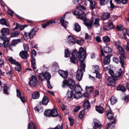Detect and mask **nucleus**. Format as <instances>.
Listing matches in <instances>:
<instances>
[{"instance_id": "1", "label": "nucleus", "mask_w": 129, "mask_h": 129, "mask_svg": "<svg viewBox=\"0 0 129 129\" xmlns=\"http://www.w3.org/2000/svg\"><path fill=\"white\" fill-rule=\"evenodd\" d=\"M86 54L85 51L82 48H81L78 52L74 50L72 52V57L70 58V61L72 63H75L78 61L76 57L78 56V59L80 61L82 62L84 61L86 58Z\"/></svg>"}, {"instance_id": "2", "label": "nucleus", "mask_w": 129, "mask_h": 129, "mask_svg": "<svg viewBox=\"0 0 129 129\" xmlns=\"http://www.w3.org/2000/svg\"><path fill=\"white\" fill-rule=\"evenodd\" d=\"M86 14L84 13H80L78 16V18L83 20L85 24L88 28L90 29L92 27V23L91 21L88 19L85 18Z\"/></svg>"}, {"instance_id": "3", "label": "nucleus", "mask_w": 129, "mask_h": 129, "mask_svg": "<svg viewBox=\"0 0 129 129\" xmlns=\"http://www.w3.org/2000/svg\"><path fill=\"white\" fill-rule=\"evenodd\" d=\"M75 85L74 81L73 79H70L68 80H64L62 82V86L63 87H64L65 85H67L71 89H72L74 87Z\"/></svg>"}, {"instance_id": "4", "label": "nucleus", "mask_w": 129, "mask_h": 129, "mask_svg": "<svg viewBox=\"0 0 129 129\" xmlns=\"http://www.w3.org/2000/svg\"><path fill=\"white\" fill-rule=\"evenodd\" d=\"M38 76L39 79L41 80V81H43L44 79H46L47 80H50L51 77V75L48 72H46L45 73H39Z\"/></svg>"}, {"instance_id": "5", "label": "nucleus", "mask_w": 129, "mask_h": 129, "mask_svg": "<svg viewBox=\"0 0 129 129\" xmlns=\"http://www.w3.org/2000/svg\"><path fill=\"white\" fill-rule=\"evenodd\" d=\"M109 73L110 74L111 76H114L117 78V79H118L119 78L122 74V70L121 68L119 69L116 72L115 75L114 74L113 71L112 70L109 71Z\"/></svg>"}, {"instance_id": "6", "label": "nucleus", "mask_w": 129, "mask_h": 129, "mask_svg": "<svg viewBox=\"0 0 129 129\" xmlns=\"http://www.w3.org/2000/svg\"><path fill=\"white\" fill-rule=\"evenodd\" d=\"M107 22L108 25L106 24L104 26L103 28L104 31L108 30L114 28V26L112 21H109Z\"/></svg>"}, {"instance_id": "7", "label": "nucleus", "mask_w": 129, "mask_h": 129, "mask_svg": "<svg viewBox=\"0 0 129 129\" xmlns=\"http://www.w3.org/2000/svg\"><path fill=\"white\" fill-rule=\"evenodd\" d=\"M38 82L37 80L36 77L34 75L31 76V79L29 82V83L31 86L34 87L35 86Z\"/></svg>"}, {"instance_id": "8", "label": "nucleus", "mask_w": 129, "mask_h": 129, "mask_svg": "<svg viewBox=\"0 0 129 129\" xmlns=\"http://www.w3.org/2000/svg\"><path fill=\"white\" fill-rule=\"evenodd\" d=\"M100 19L98 18L94 17H92L91 22L92 23H92H93V25L95 27H97L100 25V23L99 21Z\"/></svg>"}, {"instance_id": "9", "label": "nucleus", "mask_w": 129, "mask_h": 129, "mask_svg": "<svg viewBox=\"0 0 129 129\" xmlns=\"http://www.w3.org/2000/svg\"><path fill=\"white\" fill-rule=\"evenodd\" d=\"M1 33L2 35L1 36L3 37H6V36L10 34L9 30L8 28H3L1 30Z\"/></svg>"}, {"instance_id": "10", "label": "nucleus", "mask_w": 129, "mask_h": 129, "mask_svg": "<svg viewBox=\"0 0 129 129\" xmlns=\"http://www.w3.org/2000/svg\"><path fill=\"white\" fill-rule=\"evenodd\" d=\"M66 14H65L63 16L60 17L59 18L61 24L65 28L67 27V25L68 23L67 21H65L64 19Z\"/></svg>"}, {"instance_id": "11", "label": "nucleus", "mask_w": 129, "mask_h": 129, "mask_svg": "<svg viewBox=\"0 0 129 129\" xmlns=\"http://www.w3.org/2000/svg\"><path fill=\"white\" fill-rule=\"evenodd\" d=\"M19 55L21 58L24 59H27L28 57L29 56L27 52L23 50H22L20 52Z\"/></svg>"}, {"instance_id": "12", "label": "nucleus", "mask_w": 129, "mask_h": 129, "mask_svg": "<svg viewBox=\"0 0 129 129\" xmlns=\"http://www.w3.org/2000/svg\"><path fill=\"white\" fill-rule=\"evenodd\" d=\"M83 75L81 69H79L77 70L76 74V78L78 81H80L81 80Z\"/></svg>"}, {"instance_id": "13", "label": "nucleus", "mask_w": 129, "mask_h": 129, "mask_svg": "<svg viewBox=\"0 0 129 129\" xmlns=\"http://www.w3.org/2000/svg\"><path fill=\"white\" fill-rule=\"evenodd\" d=\"M31 66L33 69L36 73H38V70L36 69V60L35 58L34 57H31Z\"/></svg>"}, {"instance_id": "14", "label": "nucleus", "mask_w": 129, "mask_h": 129, "mask_svg": "<svg viewBox=\"0 0 129 129\" xmlns=\"http://www.w3.org/2000/svg\"><path fill=\"white\" fill-rule=\"evenodd\" d=\"M68 43L70 44L73 45L76 43V39L73 36H69L68 38Z\"/></svg>"}, {"instance_id": "15", "label": "nucleus", "mask_w": 129, "mask_h": 129, "mask_svg": "<svg viewBox=\"0 0 129 129\" xmlns=\"http://www.w3.org/2000/svg\"><path fill=\"white\" fill-rule=\"evenodd\" d=\"M116 120L114 118L113 121H111L107 124V127L106 129H114V125L115 123Z\"/></svg>"}, {"instance_id": "16", "label": "nucleus", "mask_w": 129, "mask_h": 129, "mask_svg": "<svg viewBox=\"0 0 129 129\" xmlns=\"http://www.w3.org/2000/svg\"><path fill=\"white\" fill-rule=\"evenodd\" d=\"M125 60L126 57L124 54L120 55L119 56V62L122 67H123L124 64Z\"/></svg>"}, {"instance_id": "17", "label": "nucleus", "mask_w": 129, "mask_h": 129, "mask_svg": "<svg viewBox=\"0 0 129 129\" xmlns=\"http://www.w3.org/2000/svg\"><path fill=\"white\" fill-rule=\"evenodd\" d=\"M49 102V99L45 95H44L43 97L42 100L40 102L41 104L46 105Z\"/></svg>"}, {"instance_id": "18", "label": "nucleus", "mask_w": 129, "mask_h": 129, "mask_svg": "<svg viewBox=\"0 0 129 129\" xmlns=\"http://www.w3.org/2000/svg\"><path fill=\"white\" fill-rule=\"evenodd\" d=\"M16 93L17 96L20 99L23 103H24L25 101V98L24 96H21L20 91L18 89H17Z\"/></svg>"}, {"instance_id": "19", "label": "nucleus", "mask_w": 129, "mask_h": 129, "mask_svg": "<svg viewBox=\"0 0 129 129\" xmlns=\"http://www.w3.org/2000/svg\"><path fill=\"white\" fill-rule=\"evenodd\" d=\"M58 73L63 78H66L67 77L68 74L67 72L60 70L58 71Z\"/></svg>"}, {"instance_id": "20", "label": "nucleus", "mask_w": 129, "mask_h": 129, "mask_svg": "<svg viewBox=\"0 0 129 129\" xmlns=\"http://www.w3.org/2000/svg\"><path fill=\"white\" fill-rule=\"evenodd\" d=\"M110 16V14L108 13L104 12L101 15L102 18L103 20H105L108 19Z\"/></svg>"}, {"instance_id": "21", "label": "nucleus", "mask_w": 129, "mask_h": 129, "mask_svg": "<svg viewBox=\"0 0 129 129\" xmlns=\"http://www.w3.org/2000/svg\"><path fill=\"white\" fill-rule=\"evenodd\" d=\"M117 80V78L115 77V76H111V77H109V78H108L107 81L110 83H113Z\"/></svg>"}, {"instance_id": "22", "label": "nucleus", "mask_w": 129, "mask_h": 129, "mask_svg": "<svg viewBox=\"0 0 129 129\" xmlns=\"http://www.w3.org/2000/svg\"><path fill=\"white\" fill-rule=\"evenodd\" d=\"M0 38L4 41L3 43L4 46V47H6L9 42V40L7 39V37H3V36H1Z\"/></svg>"}, {"instance_id": "23", "label": "nucleus", "mask_w": 129, "mask_h": 129, "mask_svg": "<svg viewBox=\"0 0 129 129\" xmlns=\"http://www.w3.org/2000/svg\"><path fill=\"white\" fill-rule=\"evenodd\" d=\"M36 33V30L34 28H33L31 30L29 33V37L30 39H32L33 36L35 35Z\"/></svg>"}, {"instance_id": "24", "label": "nucleus", "mask_w": 129, "mask_h": 129, "mask_svg": "<svg viewBox=\"0 0 129 129\" xmlns=\"http://www.w3.org/2000/svg\"><path fill=\"white\" fill-rule=\"evenodd\" d=\"M40 96L39 92L38 91H35L33 92L32 94V98L34 99H38Z\"/></svg>"}, {"instance_id": "25", "label": "nucleus", "mask_w": 129, "mask_h": 129, "mask_svg": "<svg viewBox=\"0 0 129 129\" xmlns=\"http://www.w3.org/2000/svg\"><path fill=\"white\" fill-rule=\"evenodd\" d=\"M55 21L54 20H50L47 22L46 23L42 24V27L43 28H45L46 27L49 25L53 23H55Z\"/></svg>"}, {"instance_id": "26", "label": "nucleus", "mask_w": 129, "mask_h": 129, "mask_svg": "<svg viewBox=\"0 0 129 129\" xmlns=\"http://www.w3.org/2000/svg\"><path fill=\"white\" fill-rule=\"evenodd\" d=\"M96 111L100 113H102L104 112V108L101 106H98L96 107Z\"/></svg>"}, {"instance_id": "27", "label": "nucleus", "mask_w": 129, "mask_h": 129, "mask_svg": "<svg viewBox=\"0 0 129 129\" xmlns=\"http://www.w3.org/2000/svg\"><path fill=\"white\" fill-rule=\"evenodd\" d=\"M101 124L100 122L97 121L94 122V125L93 127V129H101Z\"/></svg>"}, {"instance_id": "28", "label": "nucleus", "mask_w": 129, "mask_h": 129, "mask_svg": "<svg viewBox=\"0 0 129 129\" xmlns=\"http://www.w3.org/2000/svg\"><path fill=\"white\" fill-rule=\"evenodd\" d=\"M52 68L53 70L55 71H57L59 69V67L57 63L55 62L52 65Z\"/></svg>"}, {"instance_id": "29", "label": "nucleus", "mask_w": 129, "mask_h": 129, "mask_svg": "<svg viewBox=\"0 0 129 129\" xmlns=\"http://www.w3.org/2000/svg\"><path fill=\"white\" fill-rule=\"evenodd\" d=\"M76 8L79 10L80 13H84L86 9V8L81 5L77 7Z\"/></svg>"}, {"instance_id": "30", "label": "nucleus", "mask_w": 129, "mask_h": 129, "mask_svg": "<svg viewBox=\"0 0 129 129\" xmlns=\"http://www.w3.org/2000/svg\"><path fill=\"white\" fill-rule=\"evenodd\" d=\"M110 61V58L108 55H106L104 60V63L105 65L108 64Z\"/></svg>"}, {"instance_id": "31", "label": "nucleus", "mask_w": 129, "mask_h": 129, "mask_svg": "<svg viewBox=\"0 0 129 129\" xmlns=\"http://www.w3.org/2000/svg\"><path fill=\"white\" fill-rule=\"evenodd\" d=\"M74 29L77 32H79L81 31V26L78 23H75L74 25Z\"/></svg>"}, {"instance_id": "32", "label": "nucleus", "mask_w": 129, "mask_h": 129, "mask_svg": "<svg viewBox=\"0 0 129 129\" xmlns=\"http://www.w3.org/2000/svg\"><path fill=\"white\" fill-rule=\"evenodd\" d=\"M0 22L1 24L6 25L7 26H9V24L6 21L5 18H2L0 20Z\"/></svg>"}, {"instance_id": "33", "label": "nucleus", "mask_w": 129, "mask_h": 129, "mask_svg": "<svg viewBox=\"0 0 129 129\" xmlns=\"http://www.w3.org/2000/svg\"><path fill=\"white\" fill-rule=\"evenodd\" d=\"M103 50L105 53H111L112 49L111 48L108 47H104Z\"/></svg>"}, {"instance_id": "34", "label": "nucleus", "mask_w": 129, "mask_h": 129, "mask_svg": "<svg viewBox=\"0 0 129 129\" xmlns=\"http://www.w3.org/2000/svg\"><path fill=\"white\" fill-rule=\"evenodd\" d=\"M9 61L12 64H14L15 65L18 64L19 63L16 61L12 57H10L8 58Z\"/></svg>"}, {"instance_id": "35", "label": "nucleus", "mask_w": 129, "mask_h": 129, "mask_svg": "<svg viewBox=\"0 0 129 129\" xmlns=\"http://www.w3.org/2000/svg\"><path fill=\"white\" fill-rule=\"evenodd\" d=\"M82 96V95L81 93L80 92H76L74 94L73 96L74 99H78L81 98Z\"/></svg>"}, {"instance_id": "36", "label": "nucleus", "mask_w": 129, "mask_h": 129, "mask_svg": "<svg viewBox=\"0 0 129 129\" xmlns=\"http://www.w3.org/2000/svg\"><path fill=\"white\" fill-rule=\"evenodd\" d=\"M90 107V104L88 100L85 101L83 106V107L84 109H87Z\"/></svg>"}, {"instance_id": "37", "label": "nucleus", "mask_w": 129, "mask_h": 129, "mask_svg": "<svg viewBox=\"0 0 129 129\" xmlns=\"http://www.w3.org/2000/svg\"><path fill=\"white\" fill-rule=\"evenodd\" d=\"M27 129H36L35 125L33 123H29Z\"/></svg>"}, {"instance_id": "38", "label": "nucleus", "mask_w": 129, "mask_h": 129, "mask_svg": "<svg viewBox=\"0 0 129 129\" xmlns=\"http://www.w3.org/2000/svg\"><path fill=\"white\" fill-rule=\"evenodd\" d=\"M85 116L84 110H83L80 112L78 115V118L81 119H82Z\"/></svg>"}, {"instance_id": "39", "label": "nucleus", "mask_w": 129, "mask_h": 129, "mask_svg": "<svg viewBox=\"0 0 129 129\" xmlns=\"http://www.w3.org/2000/svg\"><path fill=\"white\" fill-rule=\"evenodd\" d=\"M110 101L112 105H114L117 102V99L114 96H112L110 99Z\"/></svg>"}, {"instance_id": "40", "label": "nucleus", "mask_w": 129, "mask_h": 129, "mask_svg": "<svg viewBox=\"0 0 129 129\" xmlns=\"http://www.w3.org/2000/svg\"><path fill=\"white\" fill-rule=\"evenodd\" d=\"M44 115L48 116H52V110H46L44 112Z\"/></svg>"}, {"instance_id": "41", "label": "nucleus", "mask_w": 129, "mask_h": 129, "mask_svg": "<svg viewBox=\"0 0 129 129\" xmlns=\"http://www.w3.org/2000/svg\"><path fill=\"white\" fill-rule=\"evenodd\" d=\"M117 89V90L121 91L123 92L125 91L126 90L125 87L123 85H119L118 86Z\"/></svg>"}, {"instance_id": "42", "label": "nucleus", "mask_w": 129, "mask_h": 129, "mask_svg": "<svg viewBox=\"0 0 129 129\" xmlns=\"http://www.w3.org/2000/svg\"><path fill=\"white\" fill-rule=\"evenodd\" d=\"M82 88L79 86L76 85L74 88V91L76 92H79L82 90Z\"/></svg>"}, {"instance_id": "43", "label": "nucleus", "mask_w": 129, "mask_h": 129, "mask_svg": "<svg viewBox=\"0 0 129 129\" xmlns=\"http://www.w3.org/2000/svg\"><path fill=\"white\" fill-rule=\"evenodd\" d=\"M73 95V91L72 90L69 91L68 90L67 93V97L69 98H71Z\"/></svg>"}, {"instance_id": "44", "label": "nucleus", "mask_w": 129, "mask_h": 129, "mask_svg": "<svg viewBox=\"0 0 129 129\" xmlns=\"http://www.w3.org/2000/svg\"><path fill=\"white\" fill-rule=\"evenodd\" d=\"M20 41L21 40L19 39L13 40L12 41L11 44L15 46L16 44L20 42Z\"/></svg>"}, {"instance_id": "45", "label": "nucleus", "mask_w": 129, "mask_h": 129, "mask_svg": "<svg viewBox=\"0 0 129 129\" xmlns=\"http://www.w3.org/2000/svg\"><path fill=\"white\" fill-rule=\"evenodd\" d=\"M58 114V113L55 109H53L52 110V116L55 117L57 116Z\"/></svg>"}, {"instance_id": "46", "label": "nucleus", "mask_w": 129, "mask_h": 129, "mask_svg": "<svg viewBox=\"0 0 129 129\" xmlns=\"http://www.w3.org/2000/svg\"><path fill=\"white\" fill-rule=\"evenodd\" d=\"M85 89L88 92H91L93 90V88L92 86H86Z\"/></svg>"}, {"instance_id": "47", "label": "nucleus", "mask_w": 129, "mask_h": 129, "mask_svg": "<svg viewBox=\"0 0 129 129\" xmlns=\"http://www.w3.org/2000/svg\"><path fill=\"white\" fill-rule=\"evenodd\" d=\"M116 28L118 30L120 31L123 30L125 28V27L122 24L117 26Z\"/></svg>"}, {"instance_id": "48", "label": "nucleus", "mask_w": 129, "mask_h": 129, "mask_svg": "<svg viewBox=\"0 0 129 129\" xmlns=\"http://www.w3.org/2000/svg\"><path fill=\"white\" fill-rule=\"evenodd\" d=\"M93 69V72L95 73L99 72V71H100L99 67L98 66H94Z\"/></svg>"}, {"instance_id": "49", "label": "nucleus", "mask_w": 129, "mask_h": 129, "mask_svg": "<svg viewBox=\"0 0 129 129\" xmlns=\"http://www.w3.org/2000/svg\"><path fill=\"white\" fill-rule=\"evenodd\" d=\"M103 40L104 43L109 42L110 41V38L108 36H105L103 38Z\"/></svg>"}, {"instance_id": "50", "label": "nucleus", "mask_w": 129, "mask_h": 129, "mask_svg": "<svg viewBox=\"0 0 129 129\" xmlns=\"http://www.w3.org/2000/svg\"><path fill=\"white\" fill-rule=\"evenodd\" d=\"M113 114L111 112L108 113L107 114V118L110 120L113 119Z\"/></svg>"}, {"instance_id": "51", "label": "nucleus", "mask_w": 129, "mask_h": 129, "mask_svg": "<svg viewBox=\"0 0 129 129\" xmlns=\"http://www.w3.org/2000/svg\"><path fill=\"white\" fill-rule=\"evenodd\" d=\"M19 35V33L18 31H15L12 33L11 35V37H17Z\"/></svg>"}, {"instance_id": "52", "label": "nucleus", "mask_w": 129, "mask_h": 129, "mask_svg": "<svg viewBox=\"0 0 129 129\" xmlns=\"http://www.w3.org/2000/svg\"><path fill=\"white\" fill-rule=\"evenodd\" d=\"M127 1L128 0H115V1L117 4H120L122 3L123 4H126Z\"/></svg>"}, {"instance_id": "53", "label": "nucleus", "mask_w": 129, "mask_h": 129, "mask_svg": "<svg viewBox=\"0 0 129 129\" xmlns=\"http://www.w3.org/2000/svg\"><path fill=\"white\" fill-rule=\"evenodd\" d=\"M117 49L120 55L124 54V51L122 47L120 46Z\"/></svg>"}, {"instance_id": "54", "label": "nucleus", "mask_w": 129, "mask_h": 129, "mask_svg": "<svg viewBox=\"0 0 129 129\" xmlns=\"http://www.w3.org/2000/svg\"><path fill=\"white\" fill-rule=\"evenodd\" d=\"M89 2L90 4V9L91 10H92L94 8L95 5V2L92 1Z\"/></svg>"}, {"instance_id": "55", "label": "nucleus", "mask_w": 129, "mask_h": 129, "mask_svg": "<svg viewBox=\"0 0 129 129\" xmlns=\"http://www.w3.org/2000/svg\"><path fill=\"white\" fill-rule=\"evenodd\" d=\"M16 66L15 68L16 70L18 72H20L21 71V67L20 64L19 63L18 64H16Z\"/></svg>"}, {"instance_id": "56", "label": "nucleus", "mask_w": 129, "mask_h": 129, "mask_svg": "<svg viewBox=\"0 0 129 129\" xmlns=\"http://www.w3.org/2000/svg\"><path fill=\"white\" fill-rule=\"evenodd\" d=\"M109 2V0H101L100 3V5H104L106 4Z\"/></svg>"}, {"instance_id": "57", "label": "nucleus", "mask_w": 129, "mask_h": 129, "mask_svg": "<svg viewBox=\"0 0 129 129\" xmlns=\"http://www.w3.org/2000/svg\"><path fill=\"white\" fill-rule=\"evenodd\" d=\"M84 41L83 39H80L76 40V43L80 45H82L83 44Z\"/></svg>"}, {"instance_id": "58", "label": "nucleus", "mask_w": 129, "mask_h": 129, "mask_svg": "<svg viewBox=\"0 0 129 129\" xmlns=\"http://www.w3.org/2000/svg\"><path fill=\"white\" fill-rule=\"evenodd\" d=\"M65 57H67L69 56L70 55L69 51L68 49H66L65 51Z\"/></svg>"}, {"instance_id": "59", "label": "nucleus", "mask_w": 129, "mask_h": 129, "mask_svg": "<svg viewBox=\"0 0 129 129\" xmlns=\"http://www.w3.org/2000/svg\"><path fill=\"white\" fill-rule=\"evenodd\" d=\"M4 93L5 94H8L9 93L8 91V87L7 86H4Z\"/></svg>"}, {"instance_id": "60", "label": "nucleus", "mask_w": 129, "mask_h": 129, "mask_svg": "<svg viewBox=\"0 0 129 129\" xmlns=\"http://www.w3.org/2000/svg\"><path fill=\"white\" fill-rule=\"evenodd\" d=\"M68 119L70 122V125L71 126H72L74 122V121L73 119L71 117H69Z\"/></svg>"}, {"instance_id": "61", "label": "nucleus", "mask_w": 129, "mask_h": 129, "mask_svg": "<svg viewBox=\"0 0 129 129\" xmlns=\"http://www.w3.org/2000/svg\"><path fill=\"white\" fill-rule=\"evenodd\" d=\"M23 46L24 50V51L27 52L29 49L28 45L26 44H24Z\"/></svg>"}, {"instance_id": "62", "label": "nucleus", "mask_w": 129, "mask_h": 129, "mask_svg": "<svg viewBox=\"0 0 129 129\" xmlns=\"http://www.w3.org/2000/svg\"><path fill=\"white\" fill-rule=\"evenodd\" d=\"M83 61H84L81 62V63L80 64V67L81 70H84L85 67V64L82 62Z\"/></svg>"}, {"instance_id": "63", "label": "nucleus", "mask_w": 129, "mask_h": 129, "mask_svg": "<svg viewBox=\"0 0 129 129\" xmlns=\"http://www.w3.org/2000/svg\"><path fill=\"white\" fill-rule=\"evenodd\" d=\"M115 45L117 46V48L120 46V43L119 41L115 42Z\"/></svg>"}, {"instance_id": "64", "label": "nucleus", "mask_w": 129, "mask_h": 129, "mask_svg": "<svg viewBox=\"0 0 129 129\" xmlns=\"http://www.w3.org/2000/svg\"><path fill=\"white\" fill-rule=\"evenodd\" d=\"M124 48L127 50L129 51V43L127 42L126 45H125Z\"/></svg>"}]
</instances>
